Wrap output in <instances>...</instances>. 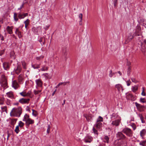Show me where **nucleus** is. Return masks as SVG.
Segmentation results:
<instances>
[{"mask_svg": "<svg viewBox=\"0 0 146 146\" xmlns=\"http://www.w3.org/2000/svg\"><path fill=\"white\" fill-rule=\"evenodd\" d=\"M131 70V67L129 66L127 70V74L128 76H129L130 74V72Z\"/></svg>", "mask_w": 146, "mask_h": 146, "instance_id": "f704fd0d", "label": "nucleus"}, {"mask_svg": "<svg viewBox=\"0 0 146 146\" xmlns=\"http://www.w3.org/2000/svg\"><path fill=\"white\" fill-rule=\"evenodd\" d=\"M138 86L136 85L132 86L131 88V90L134 92H135L138 90Z\"/></svg>", "mask_w": 146, "mask_h": 146, "instance_id": "a878e982", "label": "nucleus"}, {"mask_svg": "<svg viewBox=\"0 0 146 146\" xmlns=\"http://www.w3.org/2000/svg\"><path fill=\"white\" fill-rule=\"evenodd\" d=\"M95 127H93L92 133H94L95 135L97 136L98 134V131L95 129Z\"/></svg>", "mask_w": 146, "mask_h": 146, "instance_id": "7c9ffc66", "label": "nucleus"}, {"mask_svg": "<svg viewBox=\"0 0 146 146\" xmlns=\"http://www.w3.org/2000/svg\"><path fill=\"white\" fill-rule=\"evenodd\" d=\"M92 139V137L89 135H87L84 139V141L86 143H90Z\"/></svg>", "mask_w": 146, "mask_h": 146, "instance_id": "6e6552de", "label": "nucleus"}, {"mask_svg": "<svg viewBox=\"0 0 146 146\" xmlns=\"http://www.w3.org/2000/svg\"><path fill=\"white\" fill-rule=\"evenodd\" d=\"M78 17L80 19V23L82 22V13H80L78 15Z\"/></svg>", "mask_w": 146, "mask_h": 146, "instance_id": "4c0bfd02", "label": "nucleus"}, {"mask_svg": "<svg viewBox=\"0 0 146 146\" xmlns=\"http://www.w3.org/2000/svg\"><path fill=\"white\" fill-rule=\"evenodd\" d=\"M131 80L133 82L135 83H136L137 82V80L134 78H131Z\"/></svg>", "mask_w": 146, "mask_h": 146, "instance_id": "de8ad7c7", "label": "nucleus"}, {"mask_svg": "<svg viewBox=\"0 0 146 146\" xmlns=\"http://www.w3.org/2000/svg\"><path fill=\"white\" fill-rule=\"evenodd\" d=\"M140 101L142 103H145L146 102V101H145V99L144 98H141L140 99Z\"/></svg>", "mask_w": 146, "mask_h": 146, "instance_id": "49530a36", "label": "nucleus"}, {"mask_svg": "<svg viewBox=\"0 0 146 146\" xmlns=\"http://www.w3.org/2000/svg\"><path fill=\"white\" fill-rule=\"evenodd\" d=\"M17 120V119L15 118L11 119L10 123L11 125L14 126L16 123Z\"/></svg>", "mask_w": 146, "mask_h": 146, "instance_id": "5701e85b", "label": "nucleus"}, {"mask_svg": "<svg viewBox=\"0 0 146 146\" xmlns=\"http://www.w3.org/2000/svg\"><path fill=\"white\" fill-rule=\"evenodd\" d=\"M122 132L129 137H131L132 135V132L131 129L127 127L123 129Z\"/></svg>", "mask_w": 146, "mask_h": 146, "instance_id": "20e7f679", "label": "nucleus"}, {"mask_svg": "<svg viewBox=\"0 0 146 146\" xmlns=\"http://www.w3.org/2000/svg\"><path fill=\"white\" fill-rule=\"evenodd\" d=\"M133 36L131 35V34H129V36H128V38L129 39V40H131L133 38Z\"/></svg>", "mask_w": 146, "mask_h": 146, "instance_id": "3c124183", "label": "nucleus"}, {"mask_svg": "<svg viewBox=\"0 0 146 146\" xmlns=\"http://www.w3.org/2000/svg\"><path fill=\"white\" fill-rule=\"evenodd\" d=\"M146 141H141L139 143V145L142 146H145Z\"/></svg>", "mask_w": 146, "mask_h": 146, "instance_id": "a19ab883", "label": "nucleus"}, {"mask_svg": "<svg viewBox=\"0 0 146 146\" xmlns=\"http://www.w3.org/2000/svg\"><path fill=\"white\" fill-rule=\"evenodd\" d=\"M126 83L127 84V85L129 86L130 85L131 82L130 80H129L127 81H126Z\"/></svg>", "mask_w": 146, "mask_h": 146, "instance_id": "603ef678", "label": "nucleus"}, {"mask_svg": "<svg viewBox=\"0 0 146 146\" xmlns=\"http://www.w3.org/2000/svg\"><path fill=\"white\" fill-rule=\"evenodd\" d=\"M23 66V68L24 69H26V64L24 61H23L21 62Z\"/></svg>", "mask_w": 146, "mask_h": 146, "instance_id": "72a5a7b5", "label": "nucleus"}, {"mask_svg": "<svg viewBox=\"0 0 146 146\" xmlns=\"http://www.w3.org/2000/svg\"><path fill=\"white\" fill-rule=\"evenodd\" d=\"M15 34L17 35L19 38H21L22 37L21 32L19 31L18 28H17L15 32Z\"/></svg>", "mask_w": 146, "mask_h": 146, "instance_id": "a211bd4d", "label": "nucleus"}, {"mask_svg": "<svg viewBox=\"0 0 146 146\" xmlns=\"http://www.w3.org/2000/svg\"><path fill=\"white\" fill-rule=\"evenodd\" d=\"M19 85L16 80H14L12 82V87L15 89L16 90L19 87Z\"/></svg>", "mask_w": 146, "mask_h": 146, "instance_id": "1a4fd4ad", "label": "nucleus"}, {"mask_svg": "<svg viewBox=\"0 0 146 146\" xmlns=\"http://www.w3.org/2000/svg\"><path fill=\"white\" fill-rule=\"evenodd\" d=\"M4 99L3 98L0 97V105H2L3 104Z\"/></svg>", "mask_w": 146, "mask_h": 146, "instance_id": "ea45409f", "label": "nucleus"}, {"mask_svg": "<svg viewBox=\"0 0 146 146\" xmlns=\"http://www.w3.org/2000/svg\"><path fill=\"white\" fill-rule=\"evenodd\" d=\"M131 126L132 127L134 130H135L136 129V126L133 123L131 124Z\"/></svg>", "mask_w": 146, "mask_h": 146, "instance_id": "8fccbe9b", "label": "nucleus"}, {"mask_svg": "<svg viewBox=\"0 0 146 146\" xmlns=\"http://www.w3.org/2000/svg\"><path fill=\"white\" fill-rule=\"evenodd\" d=\"M138 116L139 117L140 119H142L143 118V115L141 114H140V113L139 114H138Z\"/></svg>", "mask_w": 146, "mask_h": 146, "instance_id": "5fc2aeb1", "label": "nucleus"}, {"mask_svg": "<svg viewBox=\"0 0 146 146\" xmlns=\"http://www.w3.org/2000/svg\"><path fill=\"white\" fill-rule=\"evenodd\" d=\"M19 127L17 125L15 129V131L16 133L18 134L19 132L20 131L19 129Z\"/></svg>", "mask_w": 146, "mask_h": 146, "instance_id": "c9c22d12", "label": "nucleus"}, {"mask_svg": "<svg viewBox=\"0 0 146 146\" xmlns=\"http://www.w3.org/2000/svg\"><path fill=\"white\" fill-rule=\"evenodd\" d=\"M146 133V130L144 129H142L140 132V136L142 138H143V137L145 136Z\"/></svg>", "mask_w": 146, "mask_h": 146, "instance_id": "b1692460", "label": "nucleus"}, {"mask_svg": "<svg viewBox=\"0 0 146 146\" xmlns=\"http://www.w3.org/2000/svg\"><path fill=\"white\" fill-rule=\"evenodd\" d=\"M118 141L117 143H118V145L117 146H127L126 143H125L123 141L121 140L118 141Z\"/></svg>", "mask_w": 146, "mask_h": 146, "instance_id": "6ab92c4d", "label": "nucleus"}, {"mask_svg": "<svg viewBox=\"0 0 146 146\" xmlns=\"http://www.w3.org/2000/svg\"><path fill=\"white\" fill-rule=\"evenodd\" d=\"M3 67L4 69L5 70H8L9 69V65L8 62H3Z\"/></svg>", "mask_w": 146, "mask_h": 146, "instance_id": "4468645a", "label": "nucleus"}, {"mask_svg": "<svg viewBox=\"0 0 146 146\" xmlns=\"http://www.w3.org/2000/svg\"><path fill=\"white\" fill-rule=\"evenodd\" d=\"M29 117V115H28L27 114H26L25 115L24 118L23 119V121H26L27 120V119H28L30 118Z\"/></svg>", "mask_w": 146, "mask_h": 146, "instance_id": "cd10ccee", "label": "nucleus"}, {"mask_svg": "<svg viewBox=\"0 0 146 146\" xmlns=\"http://www.w3.org/2000/svg\"><path fill=\"white\" fill-rule=\"evenodd\" d=\"M141 95L143 96H145V93L144 92L142 91L141 93Z\"/></svg>", "mask_w": 146, "mask_h": 146, "instance_id": "680f3d73", "label": "nucleus"}, {"mask_svg": "<svg viewBox=\"0 0 146 146\" xmlns=\"http://www.w3.org/2000/svg\"><path fill=\"white\" fill-rule=\"evenodd\" d=\"M117 0H114V5L116 6L117 5Z\"/></svg>", "mask_w": 146, "mask_h": 146, "instance_id": "13d9d810", "label": "nucleus"}, {"mask_svg": "<svg viewBox=\"0 0 146 146\" xmlns=\"http://www.w3.org/2000/svg\"><path fill=\"white\" fill-rule=\"evenodd\" d=\"M25 2H23L22 3L21 5V6L18 9H17L18 10H20L22 8H23V7H24V6L25 5Z\"/></svg>", "mask_w": 146, "mask_h": 146, "instance_id": "37998d69", "label": "nucleus"}, {"mask_svg": "<svg viewBox=\"0 0 146 146\" xmlns=\"http://www.w3.org/2000/svg\"><path fill=\"white\" fill-rule=\"evenodd\" d=\"M50 25H47V26H46L45 27H44V28L46 30H47L49 27Z\"/></svg>", "mask_w": 146, "mask_h": 146, "instance_id": "052dcab7", "label": "nucleus"}, {"mask_svg": "<svg viewBox=\"0 0 146 146\" xmlns=\"http://www.w3.org/2000/svg\"><path fill=\"white\" fill-rule=\"evenodd\" d=\"M118 117V115L116 113H113L110 116V118L111 120H113L116 119Z\"/></svg>", "mask_w": 146, "mask_h": 146, "instance_id": "aec40b11", "label": "nucleus"}, {"mask_svg": "<svg viewBox=\"0 0 146 146\" xmlns=\"http://www.w3.org/2000/svg\"><path fill=\"white\" fill-rule=\"evenodd\" d=\"M20 94L23 97L29 96L31 94V92L29 91L27 92H23L20 93Z\"/></svg>", "mask_w": 146, "mask_h": 146, "instance_id": "f8f14e48", "label": "nucleus"}, {"mask_svg": "<svg viewBox=\"0 0 146 146\" xmlns=\"http://www.w3.org/2000/svg\"><path fill=\"white\" fill-rule=\"evenodd\" d=\"M24 125V123L21 121H20L19 122L18 126L20 128L22 127Z\"/></svg>", "mask_w": 146, "mask_h": 146, "instance_id": "2f4dec72", "label": "nucleus"}, {"mask_svg": "<svg viewBox=\"0 0 146 146\" xmlns=\"http://www.w3.org/2000/svg\"><path fill=\"white\" fill-rule=\"evenodd\" d=\"M0 38L1 40L3 41L4 40V36L1 34H0Z\"/></svg>", "mask_w": 146, "mask_h": 146, "instance_id": "864d4df0", "label": "nucleus"}, {"mask_svg": "<svg viewBox=\"0 0 146 146\" xmlns=\"http://www.w3.org/2000/svg\"><path fill=\"white\" fill-rule=\"evenodd\" d=\"M10 135V134L8 133H7V140H8L9 139V137Z\"/></svg>", "mask_w": 146, "mask_h": 146, "instance_id": "0e129e2a", "label": "nucleus"}, {"mask_svg": "<svg viewBox=\"0 0 146 146\" xmlns=\"http://www.w3.org/2000/svg\"><path fill=\"white\" fill-rule=\"evenodd\" d=\"M135 105L138 109L140 112H142L144 111V106L139 104L137 102L135 103Z\"/></svg>", "mask_w": 146, "mask_h": 146, "instance_id": "39448f33", "label": "nucleus"}, {"mask_svg": "<svg viewBox=\"0 0 146 146\" xmlns=\"http://www.w3.org/2000/svg\"><path fill=\"white\" fill-rule=\"evenodd\" d=\"M36 84V88H38V87H41L42 86L43 83L42 81L40 79H36L35 81Z\"/></svg>", "mask_w": 146, "mask_h": 146, "instance_id": "423d86ee", "label": "nucleus"}, {"mask_svg": "<svg viewBox=\"0 0 146 146\" xmlns=\"http://www.w3.org/2000/svg\"><path fill=\"white\" fill-rule=\"evenodd\" d=\"M30 100L29 99H25L22 98L20 99L19 102L22 104H24L26 103H28Z\"/></svg>", "mask_w": 146, "mask_h": 146, "instance_id": "9b49d317", "label": "nucleus"}, {"mask_svg": "<svg viewBox=\"0 0 146 146\" xmlns=\"http://www.w3.org/2000/svg\"><path fill=\"white\" fill-rule=\"evenodd\" d=\"M109 137L107 136H105L104 139V141L107 143H109Z\"/></svg>", "mask_w": 146, "mask_h": 146, "instance_id": "c85d7f7f", "label": "nucleus"}, {"mask_svg": "<svg viewBox=\"0 0 146 146\" xmlns=\"http://www.w3.org/2000/svg\"><path fill=\"white\" fill-rule=\"evenodd\" d=\"M18 17L19 19H21L24 18V14H22L20 12L18 13L17 14Z\"/></svg>", "mask_w": 146, "mask_h": 146, "instance_id": "bb28decb", "label": "nucleus"}, {"mask_svg": "<svg viewBox=\"0 0 146 146\" xmlns=\"http://www.w3.org/2000/svg\"><path fill=\"white\" fill-rule=\"evenodd\" d=\"M14 54V52L13 51L11 52L10 54V56L14 59L15 58Z\"/></svg>", "mask_w": 146, "mask_h": 146, "instance_id": "58836bf2", "label": "nucleus"}, {"mask_svg": "<svg viewBox=\"0 0 146 146\" xmlns=\"http://www.w3.org/2000/svg\"><path fill=\"white\" fill-rule=\"evenodd\" d=\"M0 83L1 86L4 89L8 87L6 78L3 74H2L1 76Z\"/></svg>", "mask_w": 146, "mask_h": 146, "instance_id": "f03ea898", "label": "nucleus"}, {"mask_svg": "<svg viewBox=\"0 0 146 146\" xmlns=\"http://www.w3.org/2000/svg\"><path fill=\"white\" fill-rule=\"evenodd\" d=\"M50 126L49 125H48V128L47 130V133H49L50 132Z\"/></svg>", "mask_w": 146, "mask_h": 146, "instance_id": "09e8293b", "label": "nucleus"}, {"mask_svg": "<svg viewBox=\"0 0 146 146\" xmlns=\"http://www.w3.org/2000/svg\"><path fill=\"white\" fill-rule=\"evenodd\" d=\"M44 39L43 37H41L39 40V41L40 42L41 45H43L44 44Z\"/></svg>", "mask_w": 146, "mask_h": 146, "instance_id": "473e14b6", "label": "nucleus"}, {"mask_svg": "<svg viewBox=\"0 0 146 146\" xmlns=\"http://www.w3.org/2000/svg\"><path fill=\"white\" fill-rule=\"evenodd\" d=\"M143 43L146 44V39L143 40Z\"/></svg>", "mask_w": 146, "mask_h": 146, "instance_id": "774afa93", "label": "nucleus"}, {"mask_svg": "<svg viewBox=\"0 0 146 146\" xmlns=\"http://www.w3.org/2000/svg\"><path fill=\"white\" fill-rule=\"evenodd\" d=\"M10 101L9 100H7V104L8 105H9L10 104Z\"/></svg>", "mask_w": 146, "mask_h": 146, "instance_id": "e2e57ef3", "label": "nucleus"}, {"mask_svg": "<svg viewBox=\"0 0 146 146\" xmlns=\"http://www.w3.org/2000/svg\"><path fill=\"white\" fill-rule=\"evenodd\" d=\"M21 66L18 65L17 68L15 69H14V70H15V73L17 74H19V73L21 72Z\"/></svg>", "mask_w": 146, "mask_h": 146, "instance_id": "f3484780", "label": "nucleus"}, {"mask_svg": "<svg viewBox=\"0 0 146 146\" xmlns=\"http://www.w3.org/2000/svg\"><path fill=\"white\" fill-rule=\"evenodd\" d=\"M140 119L141 120L142 123H145V120H144L143 119Z\"/></svg>", "mask_w": 146, "mask_h": 146, "instance_id": "338daca9", "label": "nucleus"}, {"mask_svg": "<svg viewBox=\"0 0 146 146\" xmlns=\"http://www.w3.org/2000/svg\"><path fill=\"white\" fill-rule=\"evenodd\" d=\"M17 14L16 13H14V19L16 21H17L18 20V18L17 17Z\"/></svg>", "mask_w": 146, "mask_h": 146, "instance_id": "e433bc0d", "label": "nucleus"}, {"mask_svg": "<svg viewBox=\"0 0 146 146\" xmlns=\"http://www.w3.org/2000/svg\"><path fill=\"white\" fill-rule=\"evenodd\" d=\"M41 91V90H34V93L35 95H36L38 94Z\"/></svg>", "mask_w": 146, "mask_h": 146, "instance_id": "c03bdc74", "label": "nucleus"}, {"mask_svg": "<svg viewBox=\"0 0 146 146\" xmlns=\"http://www.w3.org/2000/svg\"><path fill=\"white\" fill-rule=\"evenodd\" d=\"M32 66L34 69H37L40 68V65L37 64H32Z\"/></svg>", "mask_w": 146, "mask_h": 146, "instance_id": "c756f323", "label": "nucleus"}, {"mask_svg": "<svg viewBox=\"0 0 146 146\" xmlns=\"http://www.w3.org/2000/svg\"><path fill=\"white\" fill-rule=\"evenodd\" d=\"M13 27L7 26L6 28V30L8 33L9 34H12L13 33Z\"/></svg>", "mask_w": 146, "mask_h": 146, "instance_id": "dca6fc26", "label": "nucleus"}, {"mask_svg": "<svg viewBox=\"0 0 146 146\" xmlns=\"http://www.w3.org/2000/svg\"><path fill=\"white\" fill-rule=\"evenodd\" d=\"M109 76L110 77H111L113 76V74H112V71H110V73L109 74Z\"/></svg>", "mask_w": 146, "mask_h": 146, "instance_id": "bf43d9fd", "label": "nucleus"}, {"mask_svg": "<svg viewBox=\"0 0 146 146\" xmlns=\"http://www.w3.org/2000/svg\"><path fill=\"white\" fill-rule=\"evenodd\" d=\"M29 20L28 19H27L24 22V23L25 24V27L27 30L28 29L27 26L29 24Z\"/></svg>", "mask_w": 146, "mask_h": 146, "instance_id": "393cba45", "label": "nucleus"}, {"mask_svg": "<svg viewBox=\"0 0 146 146\" xmlns=\"http://www.w3.org/2000/svg\"><path fill=\"white\" fill-rule=\"evenodd\" d=\"M121 119H116L114 121H112L111 124L113 126H118L121 122Z\"/></svg>", "mask_w": 146, "mask_h": 146, "instance_id": "0eeeda50", "label": "nucleus"}, {"mask_svg": "<svg viewBox=\"0 0 146 146\" xmlns=\"http://www.w3.org/2000/svg\"><path fill=\"white\" fill-rule=\"evenodd\" d=\"M5 50H4L0 51V56H1L4 52Z\"/></svg>", "mask_w": 146, "mask_h": 146, "instance_id": "4d7b16f0", "label": "nucleus"}, {"mask_svg": "<svg viewBox=\"0 0 146 146\" xmlns=\"http://www.w3.org/2000/svg\"><path fill=\"white\" fill-rule=\"evenodd\" d=\"M25 122L27 125H29L30 124H33L34 123V121L33 120L29 118V119H27Z\"/></svg>", "mask_w": 146, "mask_h": 146, "instance_id": "412c9836", "label": "nucleus"}, {"mask_svg": "<svg viewBox=\"0 0 146 146\" xmlns=\"http://www.w3.org/2000/svg\"><path fill=\"white\" fill-rule=\"evenodd\" d=\"M23 80V78L21 76V75H19L18 77V80L20 82H22Z\"/></svg>", "mask_w": 146, "mask_h": 146, "instance_id": "a18cd8bd", "label": "nucleus"}, {"mask_svg": "<svg viewBox=\"0 0 146 146\" xmlns=\"http://www.w3.org/2000/svg\"><path fill=\"white\" fill-rule=\"evenodd\" d=\"M7 96L12 99L14 98V96L13 92L12 91H10L6 93Z\"/></svg>", "mask_w": 146, "mask_h": 146, "instance_id": "2eb2a0df", "label": "nucleus"}, {"mask_svg": "<svg viewBox=\"0 0 146 146\" xmlns=\"http://www.w3.org/2000/svg\"><path fill=\"white\" fill-rule=\"evenodd\" d=\"M63 83L64 82H60L59 83L56 87V88H58L60 85H62Z\"/></svg>", "mask_w": 146, "mask_h": 146, "instance_id": "6e6d98bb", "label": "nucleus"}, {"mask_svg": "<svg viewBox=\"0 0 146 146\" xmlns=\"http://www.w3.org/2000/svg\"><path fill=\"white\" fill-rule=\"evenodd\" d=\"M48 74L47 73L43 74H42V76H43L45 80H46V79L48 78Z\"/></svg>", "mask_w": 146, "mask_h": 146, "instance_id": "79ce46f5", "label": "nucleus"}, {"mask_svg": "<svg viewBox=\"0 0 146 146\" xmlns=\"http://www.w3.org/2000/svg\"><path fill=\"white\" fill-rule=\"evenodd\" d=\"M115 88L119 92H123V87L120 84H118L115 85Z\"/></svg>", "mask_w": 146, "mask_h": 146, "instance_id": "ddd939ff", "label": "nucleus"}, {"mask_svg": "<svg viewBox=\"0 0 146 146\" xmlns=\"http://www.w3.org/2000/svg\"><path fill=\"white\" fill-rule=\"evenodd\" d=\"M116 137L119 139H123L126 138L125 135L121 132H118L116 134Z\"/></svg>", "mask_w": 146, "mask_h": 146, "instance_id": "9d476101", "label": "nucleus"}, {"mask_svg": "<svg viewBox=\"0 0 146 146\" xmlns=\"http://www.w3.org/2000/svg\"><path fill=\"white\" fill-rule=\"evenodd\" d=\"M24 14V18L25 17H26L27 16H28V13H23Z\"/></svg>", "mask_w": 146, "mask_h": 146, "instance_id": "69168bd1", "label": "nucleus"}, {"mask_svg": "<svg viewBox=\"0 0 146 146\" xmlns=\"http://www.w3.org/2000/svg\"><path fill=\"white\" fill-rule=\"evenodd\" d=\"M103 121V118L100 116H99L96 120V123L94 125V127L97 129H100L103 127V124L102 123Z\"/></svg>", "mask_w": 146, "mask_h": 146, "instance_id": "7ed1b4c3", "label": "nucleus"}, {"mask_svg": "<svg viewBox=\"0 0 146 146\" xmlns=\"http://www.w3.org/2000/svg\"><path fill=\"white\" fill-rule=\"evenodd\" d=\"M22 113V108L19 107L18 108H13L10 113L11 117H19Z\"/></svg>", "mask_w": 146, "mask_h": 146, "instance_id": "f257e3e1", "label": "nucleus"}, {"mask_svg": "<svg viewBox=\"0 0 146 146\" xmlns=\"http://www.w3.org/2000/svg\"><path fill=\"white\" fill-rule=\"evenodd\" d=\"M48 69V68L46 66H42L41 68L38 71L39 72L40 71H47Z\"/></svg>", "mask_w": 146, "mask_h": 146, "instance_id": "4be33fe9", "label": "nucleus"}]
</instances>
